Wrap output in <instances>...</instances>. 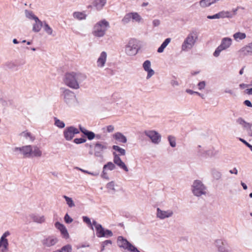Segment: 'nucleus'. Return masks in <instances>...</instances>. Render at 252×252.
Masks as SVG:
<instances>
[{
    "mask_svg": "<svg viewBox=\"0 0 252 252\" xmlns=\"http://www.w3.org/2000/svg\"><path fill=\"white\" fill-rule=\"evenodd\" d=\"M86 79V76L80 72H71L66 73L63 78L65 85L73 89L80 88V83Z\"/></svg>",
    "mask_w": 252,
    "mask_h": 252,
    "instance_id": "1",
    "label": "nucleus"
},
{
    "mask_svg": "<svg viewBox=\"0 0 252 252\" xmlns=\"http://www.w3.org/2000/svg\"><path fill=\"white\" fill-rule=\"evenodd\" d=\"M13 152H19L24 157L26 158H41L43 156V152L40 147L36 145H26L21 147H15L13 149Z\"/></svg>",
    "mask_w": 252,
    "mask_h": 252,
    "instance_id": "2",
    "label": "nucleus"
},
{
    "mask_svg": "<svg viewBox=\"0 0 252 252\" xmlns=\"http://www.w3.org/2000/svg\"><path fill=\"white\" fill-rule=\"evenodd\" d=\"M198 39L197 33L196 32H190L185 39L181 46L183 51H188L192 49Z\"/></svg>",
    "mask_w": 252,
    "mask_h": 252,
    "instance_id": "3",
    "label": "nucleus"
},
{
    "mask_svg": "<svg viewBox=\"0 0 252 252\" xmlns=\"http://www.w3.org/2000/svg\"><path fill=\"white\" fill-rule=\"evenodd\" d=\"M109 27V24L105 20L99 21L94 26L93 34L95 37H102L105 35Z\"/></svg>",
    "mask_w": 252,
    "mask_h": 252,
    "instance_id": "4",
    "label": "nucleus"
},
{
    "mask_svg": "<svg viewBox=\"0 0 252 252\" xmlns=\"http://www.w3.org/2000/svg\"><path fill=\"white\" fill-rule=\"evenodd\" d=\"M61 97L63 99L64 102L68 105H73L76 101V96L75 93L70 90L61 88Z\"/></svg>",
    "mask_w": 252,
    "mask_h": 252,
    "instance_id": "5",
    "label": "nucleus"
},
{
    "mask_svg": "<svg viewBox=\"0 0 252 252\" xmlns=\"http://www.w3.org/2000/svg\"><path fill=\"white\" fill-rule=\"evenodd\" d=\"M191 191L193 195L197 197L206 195L207 193V187L199 180L193 181L191 185Z\"/></svg>",
    "mask_w": 252,
    "mask_h": 252,
    "instance_id": "6",
    "label": "nucleus"
},
{
    "mask_svg": "<svg viewBox=\"0 0 252 252\" xmlns=\"http://www.w3.org/2000/svg\"><path fill=\"white\" fill-rule=\"evenodd\" d=\"M118 246L129 252H140L134 245L129 242L126 239L122 236H119L117 238Z\"/></svg>",
    "mask_w": 252,
    "mask_h": 252,
    "instance_id": "7",
    "label": "nucleus"
},
{
    "mask_svg": "<svg viewBox=\"0 0 252 252\" xmlns=\"http://www.w3.org/2000/svg\"><path fill=\"white\" fill-rule=\"evenodd\" d=\"M139 48L137 41L131 39L126 45L125 53L128 56H134L138 53Z\"/></svg>",
    "mask_w": 252,
    "mask_h": 252,
    "instance_id": "8",
    "label": "nucleus"
},
{
    "mask_svg": "<svg viewBox=\"0 0 252 252\" xmlns=\"http://www.w3.org/2000/svg\"><path fill=\"white\" fill-rule=\"evenodd\" d=\"M10 235L8 231H5L0 238V252H8L9 250V243L7 237Z\"/></svg>",
    "mask_w": 252,
    "mask_h": 252,
    "instance_id": "9",
    "label": "nucleus"
},
{
    "mask_svg": "<svg viewBox=\"0 0 252 252\" xmlns=\"http://www.w3.org/2000/svg\"><path fill=\"white\" fill-rule=\"evenodd\" d=\"M79 130L73 126L66 127L63 132V135L66 141L71 140L75 134L79 133Z\"/></svg>",
    "mask_w": 252,
    "mask_h": 252,
    "instance_id": "10",
    "label": "nucleus"
},
{
    "mask_svg": "<svg viewBox=\"0 0 252 252\" xmlns=\"http://www.w3.org/2000/svg\"><path fill=\"white\" fill-rule=\"evenodd\" d=\"M174 215V211L172 209H162L159 208L157 209L156 217L159 220H165L172 218Z\"/></svg>",
    "mask_w": 252,
    "mask_h": 252,
    "instance_id": "11",
    "label": "nucleus"
},
{
    "mask_svg": "<svg viewBox=\"0 0 252 252\" xmlns=\"http://www.w3.org/2000/svg\"><path fill=\"white\" fill-rule=\"evenodd\" d=\"M107 149V143L106 142H97L94 146V155L98 158H103V151Z\"/></svg>",
    "mask_w": 252,
    "mask_h": 252,
    "instance_id": "12",
    "label": "nucleus"
},
{
    "mask_svg": "<svg viewBox=\"0 0 252 252\" xmlns=\"http://www.w3.org/2000/svg\"><path fill=\"white\" fill-rule=\"evenodd\" d=\"M144 134L155 144H158L161 141L160 134L155 130H146L144 131Z\"/></svg>",
    "mask_w": 252,
    "mask_h": 252,
    "instance_id": "13",
    "label": "nucleus"
},
{
    "mask_svg": "<svg viewBox=\"0 0 252 252\" xmlns=\"http://www.w3.org/2000/svg\"><path fill=\"white\" fill-rule=\"evenodd\" d=\"M113 162L115 165H117L121 169H123L126 172L128 171V169L126 166V164L122 160L119 156L115 152L113 153Z\"/></svg>",
    "mask_w": 252,
    "mask_h": 252,
    "instance_id": "14",
    "label": "nucleus"
},
{
    "mask_svg": "<svg viewBox=\"0 0 252 252\" xmlns=\"http://www.w3.org/2000/svg\"><path fill=\"white\" fill-rule=\"evenodd\" d=\"M58 242V239L54 236H50L42 240V244L44 247H50L54 246Z\"/></svg>",
    "mask_w": 252,
    "mask_h": 252,
    "instance_id": "15",
    "label": "nucleus"
},
{
    "mask_svg": "<svg viewBox=\"0 0 252 252\" xmlns=\"http://www.w3.org/2000/svg\"><path fill=\"white\" fill-rule=\"evenodd\" d=\"M55 227L60 231L62 237L65 239L69 238V235L66 227L62 223L59 222H56L55 223Z\"/></svg>",
    "mask_w": 252,
    "mask_h": 252,
    "instance_id": "16",
    "label": "nucleus"
},
{
    "mask_svg": "<svg viewBox=\"0 0 252 252\" xmlns=\"http://www.w3.org/2000/svg\"><path fill=\"white\" fill-rule=\"evenodd\" d=\"M107 58V54L105 51H102L96 61L97 66L99 68L104 67Z\"/></svg>",
    "mask_w": 252,
    "mask_h": 252,
    "instance_id": "17",
    "label": "nucleus"
},
{
    "mask_svg": "<svg viewBox=\"0 0 252 252\" xmlns=\"http://www.w3.org/2000/svg\"><path fill=\"white\" fill-rule=\"evenodd\" d=\"M151 62L149 60L145 61L143 63V67L148 74L146 77L147 79H150L155 74V71L151 68Z\"/></svg>",
    "mask_w": 252,
    "mask_h": 252,
    "instance_id": "18",
    "label": "nucleus"
},
{
    "mask_svg": "<svg viewBox=\"0 0 252 252\" xmlns=\"http://www.w3.org/2000/svg\"><path fill=\"white\" fill-rule=\"evenodd\" d=\"M237 122L240 125H242L244 128H245L249 136H252V130L251 128L252 126L250 124L246 122L242 118L238 119Z\"/></svg>",
    "mask_w": 252,
    "mask_h": 252,
    "instance_id": "19",
    "label": "nucleus"
},
{
    "mask_svg": "<svg viewBox=\"0 0 252 252\" xmlns=\"http://www.w3.org/2000/svg\"><path fill=\"white\" fill-rule=\"evenodd\" d=\"M118 185L116 184L115 182L111 181L108 182L105 186V188L107 189V192L111 194H114L117 191V187Z\"/></svg>",
    "mask_w": 252,
    "mask_h": 252,
    "instance_id": "20",
    "label": "nucleus"
},
{
    "mask_svg": "<svg viewBox=\"0 0 252 252\" xmlns=\"http://www.w3.org/2000/svg\"><path fill=\"white\" fill-rule=\"evenodd\" d=\"M30 218L32 221L37 223H42L45 221V217L43 215H41L38 214H31L30 215Z\"/></svg>",
    "mask_w": 252,
    "mask_h": 252,
    "instance_id": "21",
    "label": "nucleus"
},
{
    "mask_svg": "<svg viewBox=\"0 0 252 252\" xmlns=\"http://www.w3.org/2000/svg\"><path fill=\"white\" fill-rule=\"evenodd\" d=\"M93 225L94 226L96 230V234L98 237H103L104 236L103 232L104 229L100 224L97 223L95 220L93 221Z\"/></svg>",
    "mask_w": 252,
    "mask_h": 252,
    "instance_id": "22",
    "label": "nucleus"
},
{
    "mask_svg": "<svg viewBox=\"0 0 252 252\" xmlns=\"http://www.w3.org/2000/svg\"><path fill=\"white\" fill-rule=\"evenodd\" d=\"M34 21V23L33 24L32 30L33 32H38L41 30V29L43 27L44 24L38 19V17L35 18Z\"/></svg>",
    "mask_w": 252,
    "mask_h": 252,
    "instance_id": "23",
    "label": "nucleus"
},
{
    "mask_svg": "<svg viewBox=\"0 0 252 252\" xmlns=\"http://www.w3.org/2000/svg\"><path fill=\"white\" fill-rule=\"evenodd\" d=\"M79 128L80 130L87 137L89 140H91L95 138V135L93 132L87 130L81 126H79Z\"/></svg>",
    "mask_w": 252,
    "mask_h": 252,
    "instance_id": "24",
    "label": "nucleus"
},
{
    "mask_svg": "<svg viewBox=\"0 0 252 252\" xmlns=\"http://www.w3.org/2000/svg\"><path fill=\"white\" fill-rule=\"evenodd\" d=\"M237 9H234L232 11H221V19L227 18H231L234 17L236 14L237 11Z\"/></svg>",
    "mask_w": 252,
    "mask_h": 252,
    "instance_id": "25",
    "label": "nucleus"
},
{
    "mask_svg": "<svg viewBox=\"0 0 252 252\" xmlns=\"http://www.w3.org/2000/svg\"><path fill=\"white\" fill-rule=\"evenodd\" d=\"M232 44V39L229 37H225L221 39V51L228 48Z\"/></svg>",
    "mask_w": 252,
    "mask_h": 252,
    "instance_id": "26",
    "label": "nucleus"
},
{
    "mask_svg": "<svg viewBox=\"0 0 252 252\" xmlns=\"http://www.w3.org/2000/svg\"><path fill=\"white\" fill-rule=\"evenodd\" d=\"M240 56H246L252 55V51L249 49L248 45H246L241 48L238 52Z\"/></svg>",
    "mask_w": 252,
    "mask_h": 252,
    "instance_id": "27",
    "label": "nucleus"
},
{
    "mask_svg": "<svg viewBox=\"0 0 252 252\" xmlns=\"http://www.w3.org/2000/svg\"><path fill=\"white\" fill-rule=\"evenodd\" d=\"M113 138L118 142L126 143L127 141L126 137L121 132H116L113 135Z\"/></svg>",
    "mask_w": 252,
    "mask_h": 252,
    "instance_id": "28",
    "label": "nucleus"
},
{
    "mask_svg": "<svg viewBox=\"0 0 252 252\" xmlns=\"http://www.w3.org/2000/svg\"><path fill=\"white\" fill-rule=\"evenodd\" d=\"M21 136L30 142H32L35 140V137L30 132L25 131L21 133Z\"/></svg>",
    "mask_w": 252,
    "mask_h": 252,
    "instance_id": "29",
    "label": "nucleus"
},
{
    "mask_svg": "<svg viewBox=\"0 0 252 252\" xmlns=\"http://www.w3.org/2000/svg\"><path fill=\"white\" fill-rule=\"evenodd\" d=\"M106 3V0H94L93 4L96 9L99 10L103 8Z\"/></svg>",
    "mask_w": 252,
    "mask_h": 252,
    "instance_id": "30",
    "label": "nucleus"
},
{
    "mask_svg": "<svg viewBox=\"0 0 252 252\" xmlns=\"http://www.w3.org/2000/svg\"><path fill=\"white\" fill-rule=\"evenodd\" d=\"M221 252H235L226 241H221Z\"/></svg>",
    "mask_w": 252,
    "mask_h": 252,
    "instance_id": "31",
    "label": "nucleus"
},
{
    "mask_svg": "<svg viewBox=\"0 0 252 252\" xmlns=\"http://www.w3.org/2000/svg\"><path fill=\"white\" fill-rule=\"evenodd\" d=\"M73 16L77 20H82L86 19L87 15L84 12H74Z\"/></svg>",
    "mask_w": 252,
    "mask_h": 252,
    "instance_id": "32",
    "label": "nucleus"
},
{
    "mask_svg": "<svg viewBox=\"0 0 252 252\" xmlns=\"http://www.w3.org/2000/svg\"><path fill=\"white\" fill-rule=\"evenodd\" d=\"M171 38H166L164 42L161 44L160 46L158 49V52L161 53H162L166 48V47L168 45V44L170 42Z\"/></svg>",
    "mask_w": 252,
    "mask_h": 252,
    "instance_id": "33",
    "label": "nucleus"
},
{
    "mask_svg": "<svg viewBox=\"0 0 252 252\" xmlns=\"http://www.w3.org/2000/svg\"><path fill=\"white\" fill-rule=\"evenodd\" d=\"M233 37L236 41H239L245 39L246 37V35L245 33L237 32L233 34Z\"/></svg>",
    "mask_w": 252,
    "mask_h": 252,
    "instance_id": "34",
    "label": "nucleus"
},
{
    "mask_svg": "<svg viewBox=\"0 0 252 252\" xmlns=\"http://www.w3.org/2000/svg\"><path fill=\"white\" fill-rule=\"evenodd\" d=\"M116 168V165H115L114 162H112L111 161L108 162L106 164L104 165L103 167V169L104 170H113Z\"/></svg>",
    "mask_w": 252,
    "mask_h": 252,
    "instance_id": "35",
    "label": "nucleus"
},
{
    "mask_svg": "<svg viewBox=\"0 0 252 252\" xmlns=\"http://www.w3.org/2000/svg\"><path fill=\"white\" fill-rule=\"evenodd\" d=\"M131 15L133 22L140 23L142 20L141 16L137 12H131Z\"/></svg>",
    "mask_w": 252,
    "mask_h": 252,
    "instance_id": "36",
    "label": "nucleus"
},
{
    "mask_svg": "<svg viewBox=\"0 0 252 252\" xmlns=\"http://www.w3.org/2000/svg\"><path fill=\"white\" fill-rule=\"evenodd\" d=\"M43 26L44 28V30L48 35L54 36V35L53 34V31L52 29L49 26V25L46 22H44Z\"/></svg>",
    "mask_w": 252,
    "mask_h": 252,
    "instance_id": "37",
    "label": "nucleus"
},
{
    "mask_svg": "<svg viewBox=\"0 0 252 252\" xmlns=\"http://www.w3.org/2000/svg\"><path fill=\"white\" fill-rule=\"evenodd\" d=\"M75 168L76 169H77V170L81 171L83 173H86V174H88L94 176V177L98 176L99 175V172H98V171H95V172H90V171H89L88 170H84V169H82L81 168H79L78 167H76Z\"/></svg>",
    "mask_w": 252,
    "mask_h": 252,
    "instance_id": "38",
    "label": "nucleus"
},
{
    "mask_svg": "<svg viewBox=\"0 0 252 252\" xmlns=\"http://www.w3.org/2000/svg\"><path fill=\"white\" fill-rule=\"evenodd\" d=\"M71 246L69 244H67L63 246L60 250H58L54 252H71Z\"/></svg>",
    "mask_w": 252,
    "mask_h": 252,
    "instance_id": "39",
    "label": "nucleus"
},
{
    "mask_svg": "<svg viewBox=\"0 0 252 252\" xmlns=\"http://www.w3.org/2000/svg\"><path fill=\"white\" fill-rule=\"evenodd\" d=\"M63 197L65 199L66 204L69 207L71 208L75 206V204L71 198L66 195H63Z\"/></svg>",
    "mask_w": 252,
    "mask_h": 252,
    "instance_id": "40",
    "label": "nucleus"
},
{
    "mask_svg": "<svg viewBox=\"0 0 252 252\" xmlns=\"http://www.w3.org/2000/svg\"><path fill=\"white\" fill-rule=\"evenodd\" d=\"M131 20H132V19L130 12L125 15V16L123 18L122 22L123 24H126L128 23Z\"/></svg>",
    "mask_w": 252,
    "mask_h": 252,
    "instance_id": "41",
    "label": "nucleus"
},
{
    "mask_svg": "<svg viewBox=\"0 0 252 252\" xmlns=\"http://www.w3.org/2000/svg\"><path fill=\"white\" fill-rule=\"evenodd\" d=\"M25 15H26V17L28 19H33V20H34L35 19V18H37V16H36L35 15H34V14L33 13V12L32 11H29L28 10H26L25 11Z\"/></svg>",
    "mask_w": 252,
    "mask_h": 252,
    "instance_id": "42",
    "label": "nucleus"
},
{
    "mask_svg": "<svg viewBox=\"0 0 252 252\" xmlns=\"http://www.w3.org/2000/svg\"><path fill=\"white\" fill-rule=\"evenodd\" d=\"M168 140L172 147L174 148L176 146V138L174 136L172 135L168 136Z\"/></svg>",
    "mask_w": 252,
    "mask_h": 252,
    "instance_id": "43",
    "label": "nucleus"
},
{
    "mask_svg": "<svg viewBox=\"0 0 252 252\" xmlns=\"http://www.w3.org/2000/svg\"><path fill=\"white\" fill-rule=\"evenodd\" d=\"M113 149L118 152L119 153L120 155L125 156L126 155V151L125 149L119 147L118 146L114 145L113 146Z\"/></svg>",
    "mask_w": 252,
    "mask_h": 252,
    "instance_id": "44",
    "label": "nucleus"
},
{
    "mask_svg": "<svg viewBox=\"0 0 252 252\" xmlns=\"http://www.w3.org/2000/svg\"><path fill=\"white\" fill-rule=\"evenodd\" d=\"M55 125L60 128H63L65 126L64 123L56 118H55Z\"/></svg>",
    "mask_w": 252,
    "mask_h": 252,
    "instance_id": "45",
    "label": "nucleus"
},
{
    "mask_svg": "<svg viewBox=\"0 0 252 252\" xmlns=\"http://www.w3.org/2000/svg\"><path fill=\"white\" fill-rule=\"evenodd\" d=\"M219 151L215 150L214 148L206 151V154L210 157H213L218 154Z\"/></svg>",
    "mask_w": 252,
    "mask_h": 252,
    "instance_id": "46",
    "label": "nucleus"
},
{
    "mask_svg": "<svg viewBox=\"0 0 252 252\" xmlns=\"http://www.w3.org/2000/svg\"><path fill=\"white\" fill-rule=\"evenodd\" d=\"M86 141V139L84 138H77L73 140V142L76 144L84 143Z\"/></svg>",
    "mask_w": 252,
    "mask_h": 252,
    "instance_id": "47",
    "label": "nucleus"
},
{
    "mask_svg": "<svg viewBox=\"0 0 252 252\" xmlns=\"http://www.w3.org/2000/svg\"><path fill=\"white\" fill-rule=\"evenodd\" d=\"M83 221L91 226V229H94L93 224H92L91 220L87 216L83 217Z\"/></svg>",
    "mask_w": 252,
    "mask_h": 252,
    "instance_id": "48",
    "label": "nucleus"
},
{
    "mask_svg": "<svg viewBox=\"0 0 252 252\" xmlns=\"http://www.w3.org/2000/svg\"><path fill=\"white\" fill-rule=\"evenodd\" d=\"M64 221L66 223H70L73 221V219L69 216L68 214H66L64 217Z\"/></svg>",
    "mask_w": 252,
    "mask_h": 252,
    "instance_id": "49",
    "label": "nucleus"
},
{
    "mask_svg": "<svg viewBox=\"0 0 252 252\" xmlns=\"http://www.w3.org/2000/svg\"><path fill=\"white\" fill-rule=\"evenodd\" d=\"M220 240L217 239L215 241V242L213 244V246L216 248V249L218 251H220Z\"/></svg>",
    "mask_w": 252,
    "mask_h": 252,
    "instance_id": "50",
    "label": "nucleus"
},
{
    "mask_svg": "<svg viewBox=\"0 0 252 252\" xmlns=\"http://www.w3.org/2000/svg\"><path fill=\"white\" fill-rule=\"evenodd\" d=\"M103 234H104L103 237H111L113 235V233H112V231L109 230H108V229H106V230L104 229Z\"/></svg>",
    "mask_w": 252,
    "mask_h": 252,
    "instance_id": "51",
    "label": "nucleus"
},
{
    "mask_svg": "<svg viewBox=\"0 0 252 252\" xmlns=\"http://www.w3.org/2000/svg\"><path fill=\"white\" fill-rule=\"evenodd\" d=\"M111 244H112V242L111 240H105V241L103 242L101 244V246H102L101 251L104 250V248L106 246H107L109 244L111 245Z\"/></svg>",
    "mask_w": 252,
    "mask_h": 252,
    "instance_id": "52",
    "label": "nucleus"
},
{
    "mask_svg": "<svg viewBox=\"0 0 252 252\" xmlns=\"http://www.w3.org/2000/svg\"><path fill=\"white\" fill-rule=\"evenodd\" d=\"M212 175L213 177L217 180L219 179L220 178L219 172L217 171L216 170H213L212 171Z\"/></svg>",
    "mask_w": 252,
    "mask_h": 252,
    "instance_id": "53",
    "label": "nucleus"
},
{
    "mask_svg": "<svg viewBox=\"0 0 252 252\" xmlns=\"http://www.w3.org/2000/svg\"><path fill=\"white\" fill-rule=\"evenodd\" d=\"M107 171L104 170V169H103L102 173H101V177L103 179H106V180H109V176L108 175Z\"/></svg>",
    "mask_w": 252,
    "mask_h": 252,
    "instance_id": "54",
    "label": "nucleus"
},
{
    "mask_svg": "<svg viewBox=\"0 0 252 252\" xmlns=\"http://www.w3.org/2000/svg\"><path fill=\"white\" fill-rule=\"evenodd\" d=\"M220 17V12H219L212 16H208L207 18L210 19H219Z\"/></svg>",
    "mask_w": 252,
    "mask_h": 252,
    "instance_id": "55",
    "label": "nucleus"
},
{
    "mask_svg": "<svg viewBox=\"0 0 252 252\" xmlns=\"http://www.w3.org/2000/svg\"><path fill=\"white\" fill-rule=\"evenodd\" d=\"M220 53V45L219 46L214 52L213 55L215 57H218Z\"/></svg>",
    "mask_w": 252,
    "mask_h": 252,
    "instance_id": "56",
    "label": "nucleus"
},
{
    "mask_svg": "<svg viewBox=\"0 0 252 252\" xmlns=\"http://www.w3.org/2000/svg\"><path fill=\"white\" fill-rule=\"evenodd\" d=\"M205 85H206V84H205V81H201V82H200L197 86H198V89L201 90H202L203 89H204L205 87Z\"/></svg>",
    "mask_w": 252,
    "mask_h": 252,
    "instance_id": "57",
    "label": "nucleus"
},
{
    "mask_svg": "<svg viewBox=\"0 0 252 252\" xmlns=\"http://www.w3.org/2000/svg\"><path fill=\"white\" fill-rule=\"evenodd\" d=\"M152 23L154 27H158L160 25V21L158 19H155L153 21Z\"/></svg>",
    "mask_w": 252,
    "mask_h": 252,
    "instance_id": "58",
    "label": "nucleus"
},
{
    "mask_svg": "<svg viewBox=\"0 0 252 252\" xmlns=\"http://www.w3.org/2000/svg\"><path fill=\"white\" fill-rule=\"evenodd\" d=\"M107 131L108 132H112L114 130V127L112 125H109L106 126Z\"/></svg>",
    "mask_w": 252,
    "mask_h": 252,
    "instance_id": "59",
    "label": "nucleus"
},
{
    "mask_svg": "<svg viewBox=\"0 0 252 252\" xmlns=\"http://www.w3.org/2000/svg\"><path fill=\"white\" fill-rule=\"evenodd\" d=\"M186 92L188 93L189 94H197L198 95H201V94L200 93H198L197 92L193 91H192L191 90H189V89L187 90H186Z\"/></svg>",
    "mask_w": 252,
    "mask_h": 252,
    "instance_id": "60",
    "label": "nucleus"
},
{
    "mask_svg": "<svg viewBox=\"0 0 252 252\" xmlns=\"http://www.w3.org/2000/svg\"><path fill=\"white\" fill-rule=\"evenodd\" d=\"M224 92L226 93H228L231 95H233L234 94L233 91L229 88L225 89Z\"/></svg>",
    "mask_w": 252,
    "mask_h": 252,
    "instance_id": "61",
    "label": "nucleus"
},
{
    "mask_svg": "<svg viewBox=\"0 0 252 252\" xmlns=\"http://www.w3.org/2000/svg\"><path fill=\"white\" fill-rule=\"evenodd\" d=\"M244 103L245 105H246L247 106L252 107V104L251 102L249 100H246L244 102Z\"/></svg>",
    "mask_w": 252,
    "mask_h": 252,
    "instance_id": "62",
    "label": "nucleus"
},
{
    "mask_svg": "<svg viewBox=\"0 0 252 252\" xmlns=\"http://www.w3.org/2000/svg\"><path fill=\"white\" fill-rule=\"evenodd\" d=\"M197 151L200 155L203 154V150L202 149V146L201 145H198L197 147Z\"/></svg>",
    "mask_w": 252,
    "mask_h": 252,
    "instance_id": "63",
    "label": "nucleus"
},
{
    "mask_svg": "<svg viewBox=\"0 0 252 252\" xmlns=\"http://www.w3.org/2000/svg\"><path fill=\"white\" fill-rule=\"evenodd\" d=\"M171 84L172 86L175 87L178 86L179 83L177 81L173 80L171 81Z\"/></svg>",
    "mask_w": 252,
    "mask_h": 252,
    "instance_id": "64",
    "label": "nucleus"
}]
</instances>
